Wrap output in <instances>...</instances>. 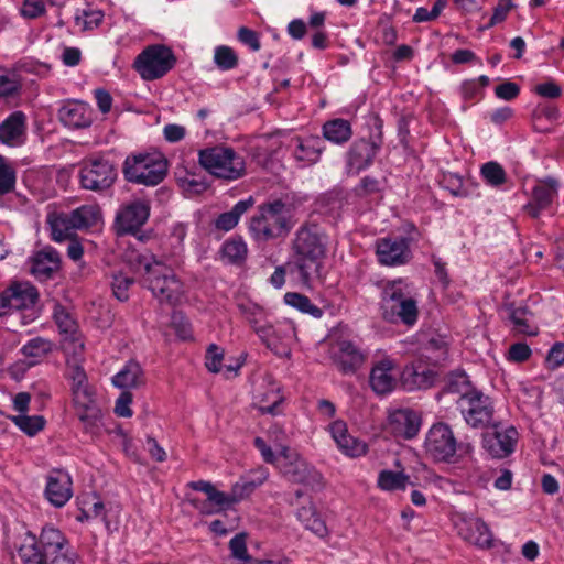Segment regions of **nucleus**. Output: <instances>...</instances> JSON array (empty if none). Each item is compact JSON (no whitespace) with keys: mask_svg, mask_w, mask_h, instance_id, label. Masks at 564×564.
<instances>
[{"mask_svg":"<svg viewBox=\"0 0 564 564\" xmlns=\"http://www.w3.org/2000/svg\"><path fill=\"white\" fill-rule=\"evenodd\" d=\"M546 365L550 369H555L564 365V344H555L547 354Z\"/></svg>","mask_w":564,"mask_h":564,"instance_id":"62","label":"nucleus"},{"mask_svg":"<svg viewBox=\"0 0 564 564\" xmlns=\"http://www.w3.org/2000/svg\"><path fill=\"white\" fill-rule=\"evenodd\" d=\"M512 8H513L512 0H499L497 6L494 9V14H492L487 28H492L494 25L505 21L509 11Z\"/></svg>","mask_w":564,"mask_h":564,"instance_id":"57","label":"nucleus"},{"mask_svg":"<svg viewBox=\"0 0 564 564\" xmlns=\"http://www.w3.org/2000/svg\"><path fill=\"white\" fill-rule=\"evenodd\" d=\"M278 467L289 481L302 484L312 488L321 487L322 475L310 466L296 451L282 447L279 454Z\"/></svg>","mask_w":564,"mask_h":564,"instance_id":"10","label":"nucleus"},{"mask_svg":"<svg viewBox=\"0 0 564 564\" xmlns=\"http://www.w3.org/2000/svg\"><path fill=\"white\" fill-rule=\"evenodd\" d=\"M199 164L212 175L236 181L246 174V163L241 155L228 147H210L199 151Z\"/></svg>","mask_w":564,"mask_h":564,"instance_id":"6","label":"nucleus"},{"mask_svg":"<svg viewBox=\"0 0 564 564\" xmlns=\"http://www.w3.org/2000/svg\"><path fill=\"white\" fill-rule=\"evenodd\" d=\"M457 405L466 423L474 429H485L492 422V402L479 390L471 392L469 397L459 398Z\"/></svg>","mask_w":564,"mask_h":564,"instance_id":"13","label":"nucleus"},{"mask_svg":"<svg viewBox=\"0 0 564 564\" xmlns=\"http://www.w3.org/2000/svg\"><path fill=\"white\" fill-rule=\"evenodd\" d=\"M21 88L22 84L17 73L0 69V97L17 96Z\"/></svg>","mask_w":564,"mask_h":564,"instance_id":"42","label":"nucleus"},{"mask_svg":"<svg viewBox=\"0 0 564 564\" xmlns=\"http://www.w3.org/2000/svg\"><path fill=\"white\" fill-rule=\"evenodd\" d=\"M52 238L55 241H63L72 236L75 230L70 227V221L67 213H62L50 220Z\"/></svg>","mask_w":564,"mask_h":564,"instance_id":"44","label":"nucleus"},{"mask_svg":"<svg viewBox=\"0 0 564 564\" xmlns=\"http://www.w3.org/2000/svg\"><path fill=\"white\" fill-rule=\"evenodd\" d=\"M378 260L383 265H401L410 260V248L404 238H382L377 241Z\"/></svg>","mask_w":564,"mask_h":564,"instance_id":"19","label":"nucleus"},{"mask_svg":"<svg viewBox=\"0 0 564 564\" xmlns=\"http://www.w3.org/2000/svg\"><path fill=\"white\" fill-rule=\"evenodd\" d=\"M254 200L249 197L245 200H239L229 212L223 213L215 221V226L219 230L229 231L238 224L241 215H243L252 205Z\"/></svg>","mask_w":564,"mask_h":564,"instance_id":"37","label":"nucleus"},{"mask_svg":"<svg viewBox=\"0 0 564 564\" xmlns=\"http://www.w3.org/2000/svg\"><path fill=\"white\" fill-rule=\"evenodd\" d=\"M243 314L257 335L259 329H264L265 325H269V323H265V314L263 310L259 306L253 305L243 308Z\"/></svg>","mask_w":564,"mask_h":564,"instance_id":"53","label":"nucleus"},{"mask_svg":"<svg viewBox=\"0 0 564 564\" xmlns=\"http://www.w3.org/2000/svg\"><path fill=\"white\" fill-rule=\"evenodd\" d=\"M15 185V171L0 156V196L13 191Z\"/></svg>","mask_w":564,"mask_h":564,"instance_id":"50","label":"nucleus"},{"mask_svg":"<svg viewBox=\"0 0 564 564\" xmlns=\"http://www.w3.org/2000/svg\"><path fill=\"white\" fill-rule=\"evenodd\" d=\"M337 445L346 455L351 457L364 455L367 451L366 444L354 438L351 435H347Z\"/></svg>","mask_w":564,"mask_h":564,"instance_id":"54","label":"nucleus"},{"mask_svg":"<svg viewBox=\"0 0 564 564\" xmlns=\"http://www.w3.org/2000/svg\"><path fill=\"white\" fill-rule=\"evenodd\" d=\"M394 362L383 358L375 364L370 372V386L377 394H386L393 390L395 377L392 375Z\"/></svg>","mask_w":564,"mask_h":564,"instance_id":"25","label":"nucleus"},{"mask_svg":"<svg viewBox=\"0 0 564 564\" xmlns=\"http://www.w3.org/2000/svg\"><path fill=\"white\" fill-rule=\"evenodd\" d=\"M59 254L52 248H45L31 259V273L39 280H47L59 269Z\"/></svg>","mask_w":564,"mask_h":564,"instance_id":"26","label":"nucleus"},{"mask_svg":"<svg viewBox=\"0 0 564 564\" xmlns=\"http://www.w3.org/2000/svg\"><path fill=\"white\" fill-rule=\"evenodd\" d=\"M409 482V476L402 471L382 470L379 474L378 485L384 490L404 489Z\"/></svg>","mask_w":564,"mask_h":564,"instance_id":"41","label":"nucleus"},{"mask_svg":"<svg viewBox=\"0 0 564 564\" xmlns=\"http://www.w3.org/2000/svg\"><path fill=\"white\" fill-rule=\"evenodd\" d=\"M23 564H75L67 540L54 527H44L39 539L28 533L18 549Z\"/></svg>","mask_w":564,"mask_h":564,"instance_id":"2","label":"nucleus"},{"mask_svg":"<svg viewBox=\"0 0 564 564\" xmlns=\"http://www.w3.org/2000/svg\"><path fill=\"white\" fill-rule=\"evenodd\" d=\"M286 214V205L281 199L263 204L251 217L249 229L257 240L262 241L285 236L292 227Z\"/></svg>","mask_w":564,"mask_h":564,"instance_id":"5","label":"nucleus"},{"mask_svg":"<svg viewBox=\"0 0 564 564\" xmlns=\"http://www.w3.org/2000/svg\"><path fill=\"white\" fill-rule=\"evenodd\" d=\"M435 372L423 365L406 367L402 373L403 384L409 390L427 389L433 386Z\"/></svg>","mask_w":564,"mask_h":564,"instance_id":"32","label":"nucleus"},{"mask_svg":"<svg viewBox=\"0 0 564 564\" xmlns=\"http://www.w3.org/2000/svg\"><path fill=\"white\" fill-rule=\"evenodd\" d=\"M142 283L161 303L175 305L183 295V284L173 269L154 260L144 265Z\"/></svg>","mask_w":564,"mask_h":564,"instance_id":"7","label":"nucleus"},{"mask_svg":"<svg viewBox=\"0 0 564 564\" xmlns=\"http://www.w3.org/2000/svg\"><path fill=\"white\" fill-rule=\"evenodd\" d=\"M117 177L116 165L106 158H88L82 163L79 178L85 189L105 192L112 187Z\"/></svg>","mask_w":564,"mask_h":564,"instance_id":"9","label":"nucleus"},{"mask_svg":"<svg viewBox=\"0 0 564 564\" xmlns=\"http://www.w3.org/2000/svg\"><path fill=\"white\" fill-rule=\"evenodd\" d=\"M72 478L61 468L52 469L46 477L45 498L57 508L63 507L73 496Z\"/></svg>","mask_w":564,"mask_h":564,"instance_id":"18","label":"nucleus"},{"mask_svg":"<svg viewBox=\"0 0 564 564\" xmlns=\"http://www.w3.org/2000/svg\"><path fill=\"white\" fill-rule=\"evenodd\" d=\"M284 301L288 305L297 308L302 313H307L314 317H321L323 315L322 310L314 305L306 295L289 292L284 295Z\"/></svg>","mask_w":564,"mask_h":564,"instance_id":"40","label":"nucleus"},{"mask_svg":"<svg viewBox=\"0 0 564 564\" xmlns=\"http://www.w3.org/2000/svg\"><path fill=\"white\" fill-rule=\"evenodd\" d=\"M214 62L221 70H229L238 65V56L229 46H218L215 50Z\"/></svg>","mask_w":564,"mask_h":564,"instance_id":"47","label":"nucleus"},{"mask_svg":"<svg viewBox=\"0 0 564 564\" xmlns=\"http://www.w3.org/2000/svg\"><path fill=\"white\" fill-rule=\"evenodd\" d=\"M67 364V377L72 380L73 402L76 415L87 432H94L101 419V411L98 408L94 392L88 384L87 376L78 362Z\"/></svg>","mask_w":564,"mask_h":564,"instance_id":"3","label":"nucleus"},{"mask_svg":"<svg viewBox=\"0 0 564 564\" xmlns=\"http://www.w3.org/2000/svg\"><path fill=\"white\" fill-rule=\"evenodd\" d=\"M229 549L231 552V555L242 561L245 564H252L257 560H252L251 556L248 554L247 544H246V534L239 533L236 534L229 542Z\"/></svg>","mask_w":564,"mask_h":564,"instance_id":"49","label":"nucleus"},{"mask_svg":"<svg viewBox=\"0 0 564 564\" xmlns=\"http://www.w3.org/2000/svg\"><path fill=\"white\" fill-rule=\"evenodd\" d=\"M134 280L124 275H115L111 283L113 295L119 301H127L129 297L128 290Z\"/></svg>","mask_w":564,"mask_h":564,"instance_id":"56","label":"nucleus"},{"mask_svg":"<svg viewBox=\"0 0 564 564\" xmlns=\"http://www.w3.org/2000/svg\"><path fill=\"white\" fill-rule=\"evenodd\" d=\"M224 359V349L216 344H210L206 351L205 366L214 373H217L221 369V361Z\"/></svg>","mask_w":564,"mask_h":564,"instance_id":"52","label":"nucleus"},{"mask_svg":"<svg viewBox=\"0 0 564 564\" xmlns=\"http://www.w3.org/2000/svg\"><path fill=\"white\" fill-rule=\"evenodd\" d=\"M458 533L465 541L481 549H488L492 545V533L481 519L463 520L458 525Z\"/></svg>","mask_w":564,"mask_h":564,"instance_id":"23","label":"nucleus"},{"mask_svg":"<svg viewBox=\"0 0 564 564\" xmlns=\"http://www.w3.org/2000/svg\"><path fill=\"white\" fill-rule=\"evenodd\" d=\"M12 421L28 435L33 436L44 427V419L40 415L28 416L17 415L12 417Z\"/></svg>","mask_w":564,"mask_h":564,"instance_id":"48","label":"nucleus"},{"mask_svg":"<svg viewBox=\"0 0 564 564\" xmlns=\"http://www.w3.org/2000/svg\"><path fill=\"white\" fill-rule=\"evenodd\" d=\"M505 311L513 325V330L524 335H535L538 327L533 314L527 305H516L513 302L505 304Z\"/></svg>","mask_w":564,"mask_h":564,"instance_id":"28","label":"nucleus"},{"mask_svg":"<svg viewBox=\"0 0 564 564\" xmlns=\"http://www.w3.org/2000/svg\"><path fill=\"white\" fill-rule=\"evenodd\" d=\"M267 476H263L262 479H260L258 482L256 481H242V482H236L232 488L231 492L228 494L230 499H235V503L242 500L245 497L249 496L254 488L260 485Z\"/></svg>","mask_w":564,"mask_h":564,"instance_id":"55","label":"nucleus"},{"mask_svg":"<svg viewBox=\"0 0 564 564\" xmlns=\"http://www.w3.org/2000/svg\"><path fill=\"white\" fill-rule=\"evenodd\" d=\"M26 130V116L22 111L12 112L0 123V141L10 145L22 143Z\"/></svg>","mask_w":564,"mask_h":564,"instance_id":"27","label":"nucleus"},{"mask_svg":"<svg viewBox=\"0 0 564 564\" xmlns=\"http://www.w3.org/2000/svg\"><path fill=\"white\" fill-rule=\"evenodd\" d=\"M258 337L275 356L291 358L292 344L295 337V328L290 323H278L265 325L264 329L258 330Z\"/></svg>","mask_w":564,"mask_h":564,"instance_id":"15","label":"nucleus"},{"mask_svg":"<svg viewBox=\"0 0 564 564\" xmlns=\"http://www.w3.org/2000/svg\"><path fill=\"white\" fill-rule=\"evenodd\" d=\"M70 227L74 229H87L95 226L100 218V210L94 205H83L70 213H67Z\"/></svg>","mask_w":564,"mask_h":564,"instance_id":"35","label":"nucleus"},{"mask_svg":"<svg viewBox=\"0 0 564 564\" xmlns=\"http://www.w3.org/2000/svg\"><path fill=\"white\" fill-rule=\"evenodd\" d=\"M424 448L426 455L434 462L452 463L457 452V441L448 425L437 423L430 429Z\"/></svg>","mask_w":564,"mask_h":564,"instance_id":"12","label":"nucleus"},{"mask_svg":"<svg viewBox=\"0 0 564 564\" xmlns=\"http://www.w3.org/2000/svg\"><path fill=\"white\" fill-rule=\"evenodd\" d=\"M53 316L57 324L59 332L64 336L77 333V324L70 314L59 304L54 306Z\"/></svg>","mask_w":564,"mask_h":564,"instance_id":"46","label":"nucleus"},{"mask_svg":"<svg viewBox=\"0 0 564 564\" xmlns=\"http://www.w3.org/2000/svg\"><path fill=\"white\" fill-rule=\"evenodd\" d=\"M210 505L216 507L217 512L229 509L235 505V499H230L228 494L217 490L216 488L212 491L207 498Z\"/></svg>","mask_w":564,"mask_h":564,"instance_id":"59","label":"nucleus"},{"mask_svg":"<svg viewBox=\"0 0 564 564\" xmlns=\"http://www.w3.org/2000/svg\"><path fill=\"white\" fill-rule=\"evenodd\" d=\"M223 254L230 262H239L246 258L247 246L241 240L227 241L223 247Z\"/></svg>","mask_w":564,"mask_h":564,"instance_id":"51","label":"nucleus"},{"mask_svg":"<svg viewBox=\"0 0 564 564\" xmlns=\"http://www.w3.org/2000/svg\"><path fill=\"white\" fill-rule=\"evenodd\" d=\"M167 160L160 152L130 154L122 164V174L128 183L155 186L166 176Z\"/></svg>","mask_w":564,"mask_h":564,"instance_id":"4","label":"nucleus"},{"mask_svg":"<svg viewBox=\"0 0 564 564\" xmlns=\"http://www.w3.org/2000/svg\"><path fill=\"white\" fill-rule=\"evenodd\" d=\"M330 358L340 372L352 375L364 365L366 354L354 341L339 339L332 346Z\"/></svg>","mask_w":564,"mask_h":564,"instance_id":"16","label":"nucleus"},{"mask_svg":"<svg viewBox=\"0 0 564 564\" xmlns=\"http://www.w3.org/2000/svg\"><path fill=\"white\" fill-rule=\"evenodd\" d=\"M518 432L510 426L505 431L496 430L484 436V447L496 458H503L514 451Z\"/></svg>","mask_w":564,"mask_h":564,"instance_id":"20","label":"nucleus"},{"mask_svg":"<svg viewBox=\"0 0 564 564\" xmlns=\"http://www.w3.org/2000/svg\"><path fill=\"white\" fill-rule=\"evenodd\" d=\"M45 13L43 0H24L21 14L28 19H35Z\"/></svg>","mask_w":564,"mask_h":564,"instance_id":"58","label":"nucleus"},{"mask_svg":"<svg viewBox=\"0 0 564 564\" xmlns=\"http://www.w3.org/2000/svg\"><path fill=\"white\" fill-rule=\"evenodd\" d=\"M132 402V394L128 391H123L116 401L115 413L121 417H130L132 411L130 404Z\"/></svg>","mask_w":564,"mask_h":564,"instance_id":"64","label":"nucleus"},{"mask_svg":"<svg viewBox=\"0 0 564 564\" xmlns=\"http://www.w3.org/2000/svg\"><path fill=\"white\" fill-rule=\"evenodd\" d=\"M112 382L120 389H137L144 386L145 377L140 364L134 360H130L112 378Z\"/></svg>","mask_w":564,"mask_h":564,"instance_id":"31","label":"nucleus"},{"mask_svg":"<svg viewBox=\"0 0 564 564\" xmlns=\"http://www.w3.org/2000/svg\"><path fill=\"white\" fill-rule=\"evenodd\" d=\"M291 258L288 261L289 274L302 286L312 284L322 275L327 252V236L315 223H304L294 234L291 243Z\"/></svg>","mask_w":564,"mask_h":564,"instance_id":"1","label":"nucleus"},{"mask_svg":"<svg viewBox=\"0 0 564 564\" xmlns=\"http://www.w3.org/2000/svg\"><path fill=\"white\" fill-rule=\"evenodd\" d=\"M392 312L393 316H390V313H382V318L392 324L402 323L406 326H412L419 317L416 300L411 294L393 305Z\"/></svg>","mask_w":564,"mask_h":564,"instance_id":"30","label":"nucleus"},{"mask_svg":"<svg viewBox=\"0 0 564 564\" xmlns=\"http://www.w3.org/2000/svg\"><path fill=\"white\" fill-rule=\"evenodd\" d=\"M238 39L254 52L259 51L261 47L258 34L249 28L241 26L238 30Z\"/></svg>","mask_w":564,"mask_h":564,"instance_id":"61","label":"nucleus"},{"mask_svg":"<svg viewBox=\"0 0 564 564\" xmlns=\"http://www.w3.org/2000/svg\"><path fill=\"white\" fill-rule=\"evenodd\" d=\"M53 348L54 344L50 339L34 337L23 345L20 351L24 357L31 359L30 365H36L51 354Z\"/></svg>","mask_w":564,"mask_h":564,"instance_id":"36","label":"nucleus"},{"mask_svg":"<svg viewBox=\"0 0 564 564\" xmlns=\"http://www.w3.org/2000/svg\"><path fill=\"white\" fill-rule=\"evenodd\" d=\"M177 58L164 44L148 45L133 62V69L147 82L164 77L176 65Z\"/></svg>","mask_w":564,"mask_h":564,"instance_id":"8","label":"nucleus"},{"mask_svg":"<svg viewBox=\"0 0 564 564\" xmlns=\"http://www.w3.org/2000/svg\"><path fill=\"white\" fill-rule=\"evenodd\" d=\"M480 173L485 181L491 186H500L506 182V172L497 162H487L481 166Z\"/></svg>","mask_w":564,"mask_h":564,"instance_id":"45","label":"nucleus"},{"mask_svg":"<svg viewBox=\"0 0 564 564\" xmlns=\"http://www.w3.org/2000/svg\"><path fill=\"white\" fill-rule=\"evenodd\" d=\"M496 96L503 100H512L518 97L520 87L512 82H505L495 89Z\"/></svg>","mask_w":564,"mask_h":564,"instance_id":"63","label":"nucleus"},{"mask_svg":"<svg viewBox=\"0 0 564 564\" xmlns=\"http://www.w3.org/2000/svg\"><path fill=\"white\" fill-rule=\"evenodd\" d=\"M323 141L318 137H310L306 139L297 138L293 151L294 158L305 165H311L318 161L322 153Z\"/></svg>","mask_w":564,"mask_h":564,"instance_id":"33","label":"nucleus"},{"mask_svg":"<svg viewBox=\"0 0 564 564\" xmlns=\"http://www.w3.org/2000/svg\"><path fill=\"white\" fill-rule=\"evenodd\" d=\"M62 348L67 356V360L78 362L84 351V341L80 334L77 332L72 335L64 336L62 340Z\"/></svg>","mask_w":564,"mask_h":564,"instance_id":"43","label":"nucleus"},{"mask_svg":"<svg viewBox=\"0 0 564 564\" xmlns=\"http://www.w3.org/2000/svg\"><path fill=\"white\" fill-rule=\"evenodd\" d=\"M388 429L395 436L412 438L419 432L420 417L409 409L395 410L388 417Z\"/></svg>","mask_w":564,"mask_h":564,"instance_id":"21","label":"nucleus"},{"mask_svg":"<svg viewBox=\"0 0 564 564\" xmlns=\"http://www.w3.org/2000/svg\"><path fill=\"white\" fill-rule=\"evenodd\" d=\"M58 118L65 127L70 129L87 128L93 121L90 107L77 100L67 101L61 107Z\"/></svg>","mask_w":564,"mask_h":564,"instance_id":"22","label":"nucleus"},{"mask_svg":"<svg viewBox=\"0 0 564 564\" xmlns=\"http://www.w3.org/2000/svg\"><path fill=\"white\" fill-rule=\"evenodd\" d=\"M375 124L378 130L381 129V121L379 119H375ZM381 144V131L376 137H371L370 140L362 138L355 141L347 153L348 165L356 171L366 169L372 163Z\"/></svg>","mask_w":564,"mask_h":564,"instance_id":"17","label":"nucleus"},{"mask_svg":"<svg viewBox=\"0 0 564 564\" xmlns=\"http://www.w3.org/2000/svg\"><path fill=\"white\" fill-rule=\"evenodd\" d=\"M557 194V182L549 178L539 182L532 193V202L524 206L527 213L536 218L542 209L549 207Z\"/></svg>","mask_w":564,"mask_h":564,"instance_id":"24","label":"nucleus"},{"mask_svg":"<svg viewBox=\"0 0 564 564\" xmlns=\"http://www.w3.org/2000/svg\"><path fill=\"white\" fill-rule=\"evenodd\" d=\"M534 91L539 96L550 99L558 98L562 95L561 87L553 80L536 85Z\"/></svg>","mask_w":564,"mask_h":564,"instance_id":"60","label":"nucleus"},{"mask_svg":"<svg viewBox=\"0 0 564 564\" xmlns=\"http://www.w3.org/2000/svg\"><path fill=\"white\" fill-rule=\"evenodd\" d=\"M6 290L9 310L21 312V323L28 325L39 317V292L29 282H12Z\"/></svg>","mask_w":564,"mask_h":564,"instance_id":"11","label":"nucleus"},{"mask_svg":"<svg viewBox=\"0 0 564 564\" xmlns=\"http://www.w3.org/2000/svg\"><path fill=\"white\" fill-rule=\"evenodd\" d=\"M297 519L304 524L305 529L323 536L327 532V528L323 519L316 512L314 506H303L297 510Z\"/></svg>","mask_w":564,"mask_h":564,"instance_id":"38","label":"nucleus"},{"mask_svg":"<svg viewBox=\"0 0 564 564\" xmlns=\"http://www.w3.org/2000/svg\"><path fill=\"white\" fill-rule=\"evenodd\" d=\"M411 294V285L402 279L386 282L382 289L381 314L390 313V316H393V305Z\"/></svg>","mask_w":564,"mask_h":564,"instance_id":"29","label":"nucleus"},{"mask_svg":"<svg viewBox=\"0 0 564 564\" xmlns=\"http://www.w3.org/2000/svg\"><path fill=\"white\" fill-rule=\"evenodd\" d=\"M151 206L147 200L134 199L122 205L115 218L117 235H134L148 221Z\"/></svg>","mask_w":564,"mask_h":564,"instance_id":"14","label":"nucleus"},{"mask_svg":"<svg viewBox=\"0 0 564 564\" xmlns=\"http://www.w3.org/2000/svg\"><path fill=\"white\" fill-rule=\"evenodd\" d=\"M445 391L448 393H456L459 398H465L469 397L471 392L477 391V389L471 386L468 376L465 372H453L448 376Z\"/></svg>","mask_w":564,"mask_h":564,"instance_id":"39","label":"nucleus"},{"mask_svg":"<svg viewBox=\"0 0 564 564\" xmlns=\"http://www.w3.org/2000/svg\"><path fill=\"white\" fill-rule=\"evenodd\" d=\"M323 135L333 143L344 144L352 135L351 124L348 120L341 118L328 120L323 124Z\"/></svg>","mask_w":564,"mask_h":564,"instance_id":"34","label":"nucleus"}]
</instances>
